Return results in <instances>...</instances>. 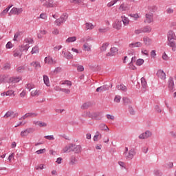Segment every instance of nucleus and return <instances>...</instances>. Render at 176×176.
Here are the masks:
<instances>
[{"mask_svg":"<svg viewBox=\"0 0 176 176\" xmlns=\"http://www.w3.org/2000/svg\"><path fill=\"white\" fill-rule=\"evenodd\" d=\"M76 36L69 37L67 39H66V43H71V42H76Z\"/></svg>","mask_w":176,"mask_h":176,"instance_id":"37","label":"nucleus"},{"mask_svg":"<svg viewBox=\"0 0 176 176\" xmlns=\"http://www.w3.org/2000/svg\"><path fill=\"white\" fill-rule=\"evenodd\" d=\"M107 90H109V87L107 85L100 86L96 89V91L98 93H101L102 91H107Z\"/></svg>","mask_w":176,"mask_h":176,"instance_id":"14","label":"nucleus"},{"mask_svg":"<svg viewBox=\"0 0 176 176\" xmlns=\"http://www.w3.org/2000/svg\"><path fill=\"white\" fill-rule=\"evenodd\" d=\"M144 23H147V24H151V23H153V14H146V19L144 20Z\"/></svg>","mask_w":176,"mask_h":176,"instance_id":"9","label":"nucleus"},{"mask_svg":"<svg viewBox=\"0 0 176 176\" xmlns=\"http://www.w3.org/2000/svg\"><path fill=\"white\" fill-rule=\"evenodd\" d=\"M39 94H41V91L40 90H35V91H32L31 92V96L32 97H38V96H39Z\"/></svg>","mask_w":176,"mask_h":176,"instance_id":"35","label":"nucleus"},{"mask_svg":"<svg viewBox=\"0 0 176 176\" xmlns=\"http://www.w3.org/2000/svg\"><path fill=\"white\" fill-rule=\"evenodd\" d=\"M118 53V49L115 47H111L110 50V52L107 54V57H111L112 56H115V54Z\"/></svg>","mask_w":176,"mask_h":176,"instance_id":"18","label":"nucleus"},{"mask_svg":"<svg viewBox=\"0 0 176 176\" xmlns=\"http://www.w3.org/2000/svg\"><path fill=\"white\" fill-rule=\"evenodd\" d=\"M150 137H152V132L150 131H146L145 132L141 133L139 135L140 140H146L147 138H149Z\"/></svg>","mask_w":176,"mask_h":176,"instance_id":"6","label":"nucleus"},{"mask_svg":"<svg viewBox=\"0 0 176 176\" xmlns=\"http://www.w3.org/2000/svg\"><path fill=\"white\" fill-rule=\"evenodd\" d=\"M119 10H120V12H127V10H129V6L125 3H122L120 6Z\"/></svg>","mask_w":176,"mask_h":176,"instance_id":"25","label":"nucleus"},{"mask_svg":"<svg viewBox=\"0 0 176 176\" xmlns=\"http://www.w3.org/2000/svg\"><path fill=\"white\" fill-rule=\"evenodd\" d=\"M72 152H74V153H80L82 152V146L73 144Z\"/></svg>","mask_w":176,"mask_h":176,"instance_id":"11","label":"nucleus"},{"mask_svg":"<svg viewBox=\"0 0 176 176\" xmlns=\"http://www.w3.org/2000/svg\"><path fill=\"white\" fill-rule=\"evenodd\" d=\"M8 12H9V8H6L2 12L0 13V16L4 17V16H6V14H8Z\"/></svg>","mask_w":176,"mask_h":176,"instance_id":"52","label":"nucleus"},{"mask_svg":"<svg viewBox=\"0 0 176 176\" xmlns=\"http://www.w3.org/2000/svg\"><path fill=\"white\" fill-rule=\"evenodd\" d=\"M21 49V51L23 52H28V49H30V45L28 44L22 45L21 47L19 48Z\"/></svg>","mask_w":176,"mask_h":176,"instance_id":"31","label":"nucleus"},{"mask_svg":"<svg viewBox=\"0 0 176 176\" xmlns=\"http://www.w3.org/2000/svg\"><path fill=\"white\" fill-rule=\"evenodd\" d=\"M46 140H49L50 141H54V136L53 135H46L44 137Z\"/></svg>","mask_w":176,"mask_h":176,"instance_id":"57","label":"nucleus"},{"mask_svg":"<svg viewBox=\"0 0 176 176\" xmlns=\"http://www.w3.org/2000/svg\"><path fill=\"white\" fill-rule=\"evenodd\" d=\"M118 90H122V91H126L127 90V87L124 85H117Z\"/></svg>","mask_w":176,"mask_h":176,"instance_id":"36","label":"nucleus"},{"mask_svg":"<svg viewBox=\"0 0 176 176\" xmlns=\"http://www.w3.org/2000/svg\"><path fill=\"white\" fill-rule=\"evenodd\" d=\"M77 71H79V72H83V71H85V67H83V65H78L77 67Z\"/></svg>","mask_w":176,"mask_h":176,"instance_id":"60","label":"nucleus"},{"mask_svg":"<svg viewBox=\"0 0 176 176\" xmlns=\"http://www.w3.org/2000/svg\"><path fill=\"white\" fill-rule=\"evenodd\" d=\"M121 97L120 96H116L114 98V102H120V100H121Z\"/></svg>","mask_w":176,"mask_h":176,"instance_id":"61","label":"nucleus"},{"mask_svg":"<svg viewBox=\"0 0 176 176\" xmlns=\"http://www.w3.org/2000/svg\"><path fill=\"white\" fill-rule=\"evenodd\" d=\"M6 49H12V47H13V45L12 43V42L9 41L7 43L6 45Z\"/></svg>","mask_w":176,"mask_h":176,"instance_id":"59","label":"nucleus"},{"mask_svg":"<svg viewBox=\"0 0 176 176\" xmlns=\"http://www.w3.org/2000/svg\"><path fill=\"white\" fill-rule=\"evenodd\" d=\"M168 46H170V47H172L173 52H175L176 50V43L174 40H168Z\"/></svg>","mask_w":176,"mask_h":176,"instance_id":"16","label":"nucleus"},{"mask_svg":"<svg viewBox=\"0 0 176 176\" xmlns=\"http://www.w3.org/2000/svg\"><path fill=\"white\" fill-rule=\"evenodd\" d=\"M144 63H145V60H144V59L139 58L136 60V65L140 67V66L142 65V64H144Z\"/></svg>","mask_w":176,"mask_h":176,"instance_id":"48","label":"nucleus"},{"mask_svg":"<svg viewBox=\"0 0 176 176\" xmlns=\"http://www.w3.org/2000/svg\"><path fill=\"white\" fill-rule=\"evenodd\" d=\"M30 65H32V67H34L35 69L41 68V63L38 61L31 63Z\"/></svg>","mask_w":176,"mask_h":176,"instance_id":"29","label":"nucleus"},{"mask_svg":"<svg viewBox=\"0 0 176 176\" xmlns=\"http://www.w3.org/2000/svg\"><path fill=\"white\" fill-rule=\"evenodd\" d=\"M74 147V144H71L69 146H66L63 148V153H69V152H72V148Z\"/></svg>","mask_w":176,"mask_h":176,"instance_id":"20","label":"nucleus"},{"mask_svg":"<svg viewBox=\"0 0 176 176\" xmlns=\"http://www.w3.org/2000/svg\"><path fill=\"white\" fill-rule=\"evenodd\" d=\"M124 155L126 160H131L135 156V150L131 148L129 152H124Z\"/></svg>","mask_w":176,"mask_h":176,"instance_id":"3","label":"nucleus"},{"mask_svg":"<svg viewBox=\"0 0 176 176\" xmlns=\"http://www.w3.org/2000/svg\"><path fill=\"white\" fill-rule=\"evenodd\" d=\"M24 43H26V45H31L34 43V40L31 38H28L24 40Z\"/></svg>","mask_w":176,"mask_h":176,"instance_id":"39","label":"nucleus"},{"mask_svg":"<svg viewBox=\"0 0 176 176\" xmlns=\"http://www.w3.org/2000/svg\"><path fill=\"white\" fill-rule=\"evenodd\" d=\"M52 72L54 74H58V72H61V67H56V68H55V69ZM52 72H51V74Z\"/></svg>","mask_w":176,"mask_h":176,"instance_id":"62","label":"nucleus"},{"mask_svg":"<svg viewBox=\"0 0 176 176\" xmlns=\"http://www.w3.org/2000/svg\"><path fill=\"white\" fill-rule=\"evenodd\" d=\"M34 87L35 85L32 83H29L26 85V89H28V90H29L30 91L32 90V89H34Z\"/></svg>","mask_w":176,"mask_h":176,"instance_id":"49","label":"nucleus"},{"mask_svg":"<svg viewBox=\"0 0 176 176\" xmlns=\"http://www.w3.org/2000/svg\"><path fill=\"white\" fill-rule=\"evenodd\" d=\"M13 56L14 57H19V58H21V56H23V52L21 50L20 48L15 50L14 51Z\"/></svg>","mask_w":176,"mask_h":176,"instance_id":"17","label":"nucleus"},{"mask_svg":"<svg viewBox=\"0 0 176 176\" xmlns=\"http://www.w3.org/2000/svg\"><path fill=\"white\" fill-rule=\"evenodd\" d=\"M142 47V43L140 41L132 43L129 45V47H130V49H134V47Z\"/></svg>","mask_w":176,"mask_h":176,"instance_id":"13","label":"nucleus"},{"mask_svg":"<svg viewBox=\"0 0 176 176\" xmlns=\"http://www.w3.org/2000/svg\"><path fill=\"white\" fill-rule=\"evenodd\" d=\"M34 124H35V126H39V127L47 126V124L46 122H41V121H34Z\"/></svg>","mask_w":176,"mask_h":176,"instance_id":"24","label":"nucleus"},{"mask_svg":"<svg viewBox=\"0 0 176 176\" xmlns=\"http://www.w3.org/2000/svg\"><path fill=\"white\" fill-rule=\"evenodd\" d=\"M17 116H19V113H15L13 111H8L3 116V118H17Z\"/></svg>","mask_w":176,"mask_h":176,"instance_id":"8","label":"nucleus"},{"mask_svg":"<svg viewBox=\"0 0 176 176\" xmlns=\"http://www.w3.org/2000/svg\"><path fill=\"white\" fill-rule=\"evenodd\" d=\"M3 69H5V70L10 69V64L9 63L4 64L3 67Z\"/></svg>","mask_w":176,"mask_h":176,"instance_id":"56","label":"nucleus"},{"mask_svg":"<svg viewBox=\"0 0 176 176\" xmlns=\"http://www.w3.org/2000/svg\"><path fill=\"white\" fill-rule=\"evenodd\" d=\"M122 100L124 105H129V104H131V100L128 98H123Z\"/></svg>","mask_w":176,"mask_h":176,"instance_id":"45","label":"nucleus"},{"mask_svg":"<svg viewBox=\"0 0 176 176\" xmlns=\"http://www.w3.org/2000/svg\"><path fill=\"white\" fill-rule=\"evenodd\" d=\"M60 91H63V93H65L66 94H69L71 93V90L65 88H60Z\"/></svg>","mask_w":176,"mask_h":176,"instance_id":"50","label":"nucleus"},{"mask_svg":"<svg viewBox=\"0 0 176 176\" xmlns=\"http://www.w3.org/2000/svg\"><path fill=\"white\" fill-rule=\"evenodd\" d=\"M45 152H46V148H43V149L38 150L36 152V153H37V155H42V153H45Z\"/></svg>","mask_w":176,"mask_h":176,"instance_id":"55","label":"nucleus"},{"mask_svg":"<svg viewBox=\"0 0 176 176\" xmlns=\"http://www.w3.org/2000/svg\"><path fill=\"white\" fill-rule=\"evenodd\" d=\"M165 167H166V168H173V167H174V164L173 162H168L165 165Z\"/></svg>","mask_w":176,"mask_h":176,"instance_id":"58","label":"nucleus"},{"mask_svg":"<svg viewBox=\"0 0 176 176\" xmlns=\"http://www.w3.org/2000/svg\"><path fill=\"white\" fill-rule=\"evenodd\" d=\"M108 46H109V43H103L100 47L101 52H105V50H107V47H108Z\"/></svg>","mask_w":176,"mask_h":176,"instance_id":"40","label":"nucleus"},{"mask_svg":"<svg viewBox=\"0 0 176 176\" xmlns=\"http://www.w3.org/2000/svg\"><path fill=\"white\" fill-rule=\"evenodd\" d=\"M98 138H102V135L100 131H96V135L94 136V141H98Z\"/></svg>","mask_w":176,"mask_h":176,"instance_id":"32","label":"nucleus"},{"mask_svg":"<svg viewBox=\"0 0 176 176\" xmlns=\"http://www.w3.org/2000/svg\"><path fill=\"white\" fill-rule=\"evenodd\" d=\"M121 19L124 25H128L130 23V20L129 19V18L124 16H122Z\"/></svg>","mask_w":176,"mask_h":176,"instance_id":"27","label":"nucleus"},{"mask_svg":"<svg viewBox=\"0 0 176 176\" xmlns=\"http://www.w3.org/2000/svg\"><path fill=\"white\" fill-rule=\"evenodd\" d=\"M65 58H67V60H71V58H74V55L71 54V52H66V54L65 55Z\"/></svg>","mask_w":176,"mask_h":176,"instance_id":"42","label":"nucleus"},{"mask_svg":"<svg viewBox=\"0 0 176 176\" xmlns=\"http://www.w3.org/2000/svg\"><path fill=\"white\" fill-rule=\"evenodd\" d=\"M68 19V14H63L60 16V17L55 21V25L58 27H60L61 24H63V23H65L67 21V19Z\"/></svg>","mask_w":176,"mask_h":176,"instance_id":"1","label":"nucleus"},{"mask_svg":"<svg viewBox=\"0 0 176 176\" xmlns=\"http://www.w3.org/2000/svg\"><path fill=\"white\" fill-rule=\"evenodd\" d=\"M175 38V33L173 30H170L168 33V41H174Z\"/></svg>","mask_w":176,"mask_h":176,"instance_id":"23","label":"nucleus"},{"mask_svg":"<svg viewBox=\"0 0 176 176\" xmlns=\"http://www.w3.org/2000/svg\"><path fill=\"white\" fill-rule=\"evenodd\" d=\"M100 130H109V128H108V126L104 124L100 125Z\"/></svg>","mask_w":176,"mask_h":176,"instance_id":"54","label":"nucleus"},{"mask_svg":"<svg viewBox=\"0 0 176 176\" xmlns=\"http://www.w3.org/2000/svg\"><path fill=\"white\" fill-rule=\"evenodd\" d=\"M168 87L169 90L174 89V78L173 77H170L168 80Z\"/></svg>","mask_w":176,"mask_h":176,"instance_id":"15","label":"nucleus"},{"mask_svg":"<svg viewBox=\"0 0 176 176\" xmlns=\"http://www.w3.org/2000/svg\"><path fill=\"white\" fill-rule=\"evenodd\" d=\"M113 28H115L116 30H120V28H122V22L120 21H117L115 22L113 25Z\"/></svg>","mask_w":176,"mask_h":176,"instance_id":"26","label":"nucleus"},{"mask_svg":"<svg viewBox=\"0 0 176 176\" xmlns=\"http://www.w3.org/2000/svg\"><path fill=\"white\" fill-rule=\"evenodd\" d=\"M87 116L89 118H91V119H94L95 120H101V113L97 112V113H92L87 112Z\"/></svg>","mask_w":176,"mask_h":176,"instance_id":"4","label":"nucleus"},{"mask_svg":"<svg viewBox=\"0 0 176 176\" xmlns=\"http://www.w3.org/2000/svg\"><path fill=\"white\" fill-rule=\"evenodd\" d=\"M83 49L87 52H90V50H91V47L87 43H85L83 45Z\"/></svg>","mask_w":176,"mask_h":176,"instance_id":"46","label":"nucleus"},{"mask_svg":"<svg viewBox=\"0 0 176 176\" xmlns=\"http://www.w3.org/2000/svg\"><path fill=\"white\" fill-rule=\"evenodd\" d=\"M85 28H86V30H93V28H94V25H92V23H85Z\"/></svg>","mask_w":176,"mask_h":176,"instance_id":"43","label":"nucleus"},{"mask_svg":"<svg viewBox=\"0 0 176 176\" xmlns=\"http://www.w3.org/2000/svg\"><path fill=\"white\" fill-rule=\"evenodd\" d=\"M45 8H56L57 2H54V0H47L43 4Z\"/></svg>","mask_w":176,"mask_h":176,"instance_id":"5","label":"nucleus"},{"mask_svg":"<svg viewBox=\"0 0 176 176\" xmlns=\"http://www.w3.org/2000/svg\"><path fill=\"white\" fill-rule=\"evenodd\" d=\"M23 8H12L10 10V12L11 14H16V16H19V14H21V13H23Z\"/></svg>","mask_w":176,"mask_h":176,"instance_id":"7","label":"nucleus"},{"mask_svg":"<svg viewBox=\"0 0 176 176\" xmlns=\"http://www.w3.org/2000/svg\"><path fill=\"white\" fill-rule=\"evenodd\" d=\"M142 32L144 33H149L152 31V28L151 26H145L144 28H142Z\"/></svg>","mask_w":176,"mask_h":176,"instance_id":"30","label":"nucleus"},{"mask_svg":"<svg viewBox=\"0 0 176 176\" xmlns=\"http://www.w3.org/2000/svg\"><path fill=\"white\" fill-rule=\"evenodd\" d=\"M36 53H39V47H38L37 45L34 47L31 51L32 54H36Z\"/></svg>","mask_w":176,"mask_h":176,"instance_id":"38","label":"nucleus"},{"mask_svg":"<svg viewBox=\"0 0 176 176\" xmlns=\"http://www.w3.org/2000/svg\"><path fill=\"white\" fill-rule=\"evenodd\" d=\"M89 107H91V102H87L81 106V109H87Z\"/></svg>","mask_w":176,"mask_h":176,"instance_id":"33","label":"nucleus"},{"mask_svg":"<svg viewBox=\"0 0 176 176\" xmlns=\"http://www.w3.org/2000/svg\"><path fill=\"white\" fill-rule=\"evenodd\" d=\"M141 83H142V87L143 89H146V80L144 77L141 78Z\"/></svg>","mask_w":176,"mask_h":176,"instance_id":"44","label":"nucleus"},{"mask_svg":"<svg viewBox=\"0 0 176 176\" xmlns=\"http://www.w3.org/2000/svg\"><path fill=\"white\" fill-rule=\"evenodd\" d=\"M26 116L28 118H36L38 116V113H27Z\"/></svg>","mask_w":176,"mask_h":176,"instance_id":"47","label":"nucleus"},{"mask_svg":"<svg viewBox=\"0 0 176 176\" xmlns=\"http://www.w3.org/2000/svg\"><path fill=\"white\" fill-rule=\"evenodd\" d=\"M99 32L101 34H105V32H108L109 31V28H102L98 29Z\"/></svg>","mask_w":176,"mask_h":176,"instance_id":"41","label":"nucleus"},{"mask_svg":"<svg viewBox=\"0 0 176 176\" xmlns=\"http://www.w3.org/2000/svg\"><path fill=\"white\" fill-rule=\"evenodd\" d=\"M3 83H10L9 75H3Z\"/></svg>","mask_w":176,"mask_h":176,"instance_id":"28","label":"nucleus"},{"mask_svg":"<svg viewBox=\"0 0 176 176\" xmlns=\"http://www.w3.org/2000/svg\"><path fill=\"white\" fill-rule=\"evenodd\" d=\"M78 163V160L76 159V157L75 155H72L69 159V164L70 166H75Z\"/></svg>","mask_w":176,"mask_h":176,"instance_id":"19","label":"nucleus"},{"mask_svg":"<svg viewBox=\"0 0 176 176\" xmlns=\"http://www.w3.org/2000/svg\"><path fill=\"white\" fill-rule=\"evenodd\" d=\"M143 42H144V45H146V46H150V45H151V43H152V39H151L148 36H144L143 38Z\"/></svg>","mask_w":176,"mask_h":176,"instance_id":"22","label":"nucleus"},{"mask_svg":"<svg viewBox=\"0 0 176 176\" xmlns=\"http://www.w3.org/2000/svg\"><path fill=\"white\" fill-rule=\"evenodd\" d=\"M21 80V77H10V83H19Z\"/></svg>","mask_w":176,"mask_h":176,"instance_id":"21","label":"nucleus"},{"mask_svg":"<svg viewBox=\"0 0 176 176\" xmlns=\"http://www.w3.org/2000/svg\"><path fill=\"white\" fill-rule=\"evenodd\" d=\"M157 76L160 78V79L164 80L166 79V73L163 70L160 69L157 72Z\"/></svg>","mask_w":176,"mask_h":176,"instance_id":"12","label":"nucleus"},{"mask_svg":"<svg viewBox=\"0 0 176 176\" xmlns=\"http://www.w3.org/2000/svg\"><path fill=\"white\" fill-rule=\"evenodd\" d=\"M43 81L45 85H46L47 86H50V81L49 80V76H47V75H44Z\"/></svg>","mask_w":176,"mask_h":176,"instance_id":"34","label":"nucleus"},{"mask_svg":"<svg viewBox=\"0 0 176 176\" xmlns=\"http://www.w3.org/2000/svg\"><path fill=\"white\" fill-rule=\"evenodd\" d=\"M40 19H43V20H46L47 19V15L45 13H42L40 14Z\"/></svg>","mask_w":176,"mask_h":176,"instance_id":"63","label":"nucleus"},{"mask_svg":"<svg viewBox=\"0 0 176 176\" xmlns=\"http://www.w3.org/2000/svg\"><path fill=\"white\" fill-rule=\"evenodd\" d=\"M45 64H49L50 65H54V64H57V61L53 60V58L50 56H47L45 58Z\"/></svg>","mask_w":176,"mask_h":176,"instance_id":"10","label":"nucleus"},{"mask_svg":"<svg viewBox=\"0 0 176 176\" xmlns=\"http://www.w3.org/2000/svg\"><path fill=\"white\" fill-rule=\"evenodd\" d=\"M24 71H25V67L24 66H19L17 69H16V72H24Z\"/></svg>","mask_w":176,"mask_h":176,"instance_id":"51","label":"nucleus"},{"mask_svg":"<svg viewBox=\"0 0 176 176\" xmlns=\"http://www.w3.org/2000/svg\"><path fill=\"white\" fill-rule=\"evenodd\" d=\"M155 175L156 176H162L163 174L162 173V172L159 170H157L155 171Z\"/></svg>","mask_w":176,"mask_h":176,"instance_id":"64","label":"nucleus"},{"mask_svg":"<svg viewBox=\"0 0 176 176\" xmlns=\"http://www.w3.org/2000/svg\"><path fill=\"white\" fill-rule=\"evenodd\" d=\"M35 132V129L34 128H28L22 131H21V137L22 138H25L28 135V134H32V133Z\"/></svg>","mask_w":176,"mask_h":176,"instance_id":"2","label":"nucleus"},{"mask_svg":"<svg viewBox=\"0 0 176 176\" xmlns=\"http://www.w3.org/2000/svg\"><path fill=\"white\" fill-rule=\"evenodd\" d=\"M129 112L131 115H135V111H134V109L131 106L129 107Z\"/></svg>","mask_w":176,"mask_h":176,"instance_id":"53","label":"nucleus"}]
</instances>
